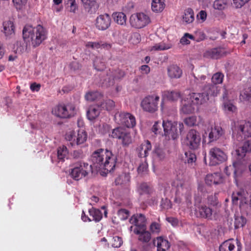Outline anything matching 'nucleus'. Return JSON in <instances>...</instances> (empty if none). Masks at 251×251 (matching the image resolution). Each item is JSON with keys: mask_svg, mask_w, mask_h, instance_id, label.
<instances>
[{"mask_svg": "<svg viewBox=\"0 0 251 251\" xmlns=\"http://www.w3.org/2000/svg\"><path fill=\"white\" fill-rule=\"evenodd\" d=\"M196 107L188 100L187 97L181 100L180 110L184 114H187L193 113Z\"/></svg>", "mask_w": 251, "mask_h": 251, "instance_id": "29", "label": "nucleus"}, {"mask_svg": "<svg viewBox=\"0 0 251 251\" xmlns=\"http://www.w3.org/2000/svg\"><path fill=\"white\" fill-rule=\"evenodd\" d=\"M247 164V161L245 159L242 160L237 156V160L233 162L232 165L226 166L224 171L227 176L233 173L234 180L237 185L238 178L246 170Z\"/></svg>", "mask_w": 251, "mask_h": 251, "instance_id": "5", "label": "nucleus"}, {"mask_svg": "<svg viewBox=\"0 0 251 251\" xmlns=\"http://www.w3.org/2000/svg\"><path fill=\"white\" fill-rule=\"evenodd\" d=\"M76 109L75 105L71 103L59 104L52 110V113L61 118H68L74 116L76 113Z\"/></svg>", "mask_w": 251, "mask_h": 251, "instance_id": "8", "label": "nucleus"}, {"mask_svg": "<svg viewBox=\"0 0 251 251\" xmlns=\"http://www.w3.org/2000/svg\"><path fill=\"white\" fill-rule=\"evenodd\" d=\"M115 122L120 125L128 128L133 127L136 125L135 117L128 112H118L114 116Z\"/></svg>", "mask_w": 251, "mask_h": 251, "instance_id": "10", "label": "nucleus"}, {"mask_svg": "<svg viewBox=\"0 0 251 251\" xmlns=\"http://www.w3.org/2000/svg\"><path fill=\"white\" fill-rule=\"evenodd\" d=\"M100 108L98 105L91 106L87 112L88 119L90 121L94 120L100 114Z\"/></svg>", "mask_w": 251, "mask_h": 251, "instance_id": "35", "label": "nucleus"}, {"mask_svg": "<svg viewBox=\"0 0 251 251\" xmlns=\"http://www.w3.org/2000/svg\"><path fill=\"white\" fill-rule=\"evenodd\" d=\"M85 9L89 13H94L97 10L99 6L96 0H81Z\"/></svg>", "mask_w": 251, "mask_h": 251, "instance_id": "31", "label": "nucleus"}, {"mask_svg": "<svg viewBox=\"0 0 251 251\" xmlns=\"http://www.w3.org/2000/svg\"><path fill=\"white\" fill-rule=\"evenodd\" d=\"M166 157V153L164 150L156 148L152 152V158L155 161L163 160Z\"/></svg>", "mask_w": 251, "mask_h": 251, "instance_id": "39", "label": "nucleus"}, {"mask_svg": "<svg viewBox=\"0 0 251 251\" xmlns=\"http://www.w3.org/2000/svg\"><path fill=\"white\" fill-rule=\"evenodd\" d=\"M226 0H215L213 3V7L215 9L223 10L226 7Z\"/></svg>", "mask_w": 251, "mask_h": 251, "instance_id": "50", "label": "nucleus"}, {"mask_svg": "<svg viewBox=\"0 0 251 251\" xmlns=\"http://www.w3.org/2000/svg\"><path fill=\"white\" fill-rule=\"evenodd\" d=\"M172 45L170 43H165L162 42L159 43L155 44L154 45L151 47V51H161L167 50L171 49Z\"/></svg>", "mask_w": 251, "mask_h": 251, "instance_id": "38", "label": "nucleus"}, {"mask_svg": "<svg viewBox=\"0 0 251 251\" xmlns=\"http://www.w3.org/2000/svg\"><path fill=\"white\" fill-rule=\"evenodd\" d=\"M220 91L219 86L208 85L203 88L202 93H192L187 96L188 100L197 107L198 105L202 104L209 100V96H217Z\"/></svg>", "mask_w": 251, "mask_h": 251, "instance_id": "4", "label": "nucleus"}, {"mask_svg": "<svg viewBox=\"0 0 251 251\" xmlns=\"http://www.w3.org/2000/svg\"><path fill=\"white\" fill-rule=\"evenodd\" d=\"M162 99L161 106V109H162L164 100H167L171 101H176L180 97V93L179 92L176 91H165L162 92Z\"/></svg>", "mask_w": 251, "mask_h": 251, "instance_id": "26", "label": "nucleus"}, {"mask_svg": "<svg viewBox=\"0 0 251 251\" xmlns=\"http://www.w3.org/2000/svg\"><path fill=\"white\" fill-rule=\"evenodd\" d=\"M107 77L103 79L102 84L106 86L113 85L114 83V80L122 78L125 75L124 71L118 69L115 70H109V72H106Z\"/></svg>", "mask_w": 251, "mask_h": 251, "instance_id": "19", "label": "nucleus"}, {"mask_svg": "<svg viewBox=\"0 0 251 251\" xmlns=\"http://www.w3.org/2000/svg\"><path fill=\"white\" fill-rule=\"evenodd\" d=\"M168 76L171 78H179L181 77L182 70L177 65H172L167 69Z\"/></svg>", "mask_w": 251, "mask_h": 251, "instance_id": "32", "label": "nucleus"}, {"mask_svg": "<svg viewBox=\"0 0 251 251\" xmlns=\"http://www.w3.org/2000/svg\"><path fill=\"white\" fill-rule=\"evenodd\" d=\"M148 165L146 162V159H145L144 161L140 164L138 168L137 171L139 174L143 175L148 170Z\"/></svg>", "mask_w": 251, "mask_h": 251, "instance_id": "60", "label": "nucleus"}, {"mask_svg": "<svg viewBox=\"0 0 251 251\" xmlns=\"http://www.w3.org/2000/svg\"><path fill=\"white\" fill-rule=\"evenodd\" d=\"M205 183L208 185L218 184L223 182V177L221 174L216 173L213 174H208L205 179Z\"/></svg>", "mask_w": 251, "mask_h": 251, "instance_id": "27", "label": "nucleus"}, {"mask_svg": "<svg viewBox=\"0 0 251 251\" xmlns=\"http://www.w3.org/2000/svg\"><path fill=\"white\" fill-rule=\"evenodd\" d=\"M89 213L90 216L92 217V221L95 222H100L102 217L101 212L98 209L92 207L89 209Z\"/></svg>", "mask_w": 251, "mask_h": 251, "instance_id": "41", "label": "nucleus"}, {"mask_svg": "<svg viewBox=\"0 0 251 251\" xmlns=\"http://www.w3.org/2000/svg\"><path fill=\"white\" fill-rule=\"evenodd\" d=\"M76 136L75 143L76 145L83 144L86 141L87 138L86 132L81 129L78 130L77 134H76Z\"/></svg>", "mask_w": 251, "mask_h": 251, "instance_id": "43", "label": "nucleus"}, {"mask_svg": "<svg viewBox=\"0 0 251 251\" xmlns=\"http://www.w3.org/2000/svg\"><path fill=\"white\" fill-rule=\"evenodd\" d=\"M184 123L189 126H193L198 125L197 118L195 116H192L185 118L184 120Z\"/></svg>", "mask_w": 251, "mask_h": 251, "instance_id": "52", "label": "nucleus"}, {"mask_svg": "<svg viewBox=\"0 0 251 251\" xmlns=\"http://www.w3.org/2000/svg\"><path fill=\"white\" fill-rule=\"evenodd\" d=\"M195 215L198 218H201L207 219H211L214 211L209 207L202 204L198 203L200 200L198 198L195 199Z\"/></svg>", "mask_w": 251, "mask_h": 251, "instance_id": "15", "label": "nucleus"}, {"mask_svg": "<svg viewBox=\"0 0 251 251\" xmlns=\"http://www.w3.org/2000/svg\"><path fill=\"white\" fill-rule=\"evenodd\" d=\"M246 219L242 216H236L235 217L234 226L235 228L243 227L246 224Z\"/></svg>", "mask_w": 251, "mask_h": 251, "instance_id": "48", "label": "nucleus"}, {"mask_svg": "<svg viewBox=\"0 0 251 251\" xmlns=\"http://www.w3.org/2000/svg\"><path fill=\"white\" fill-rule=\"evenodd\" d=\"M111 22V18L108 14H101L97 18L96 26L99 30H105L110 26Z\"/></svg>", "mask_w": 251, "mask_h": 251, "instance_id": "21", "label": "nucleus"}, {"mask_svg": "<svg viewBox=\"0 0 251 251\" xmlns=\"http://www.w3.org/2000/svg\"><path fill=\"white\" fill-rule=\"evenodd\" d=\"M23 36L26 45V50H30L31 47H38L48 37L47 30L41 25L35 27L26 25L23 30Z\"/></svg>", "mask_w": 251, "mask_h": 251, "instance_id": "1", "label": "nucleus"}, {"mask_svg": "<svg viewBox=\"0 0 251 251\" xmlns=\"http://www.w3.org/2000/svg\"><path fill=\"white\" fill-rule=\"evenodd\" d=\"M247 152L251 153V139L245 141L242 147L236 148L235 151V154L242 160L247 161L245 158Z\"/></svg>", "mask_w": 251, "mask_h": 251, "instance_id": "23", "label": "nucleus"}, {"mask_svg": "<svg viewBox=\"0 0 251 251\" xmlns=\"http://www.w3.org/2000/svg\"><path fill=\"white\" fill-rule=\"evenodd\" d=\"M192 37L194 41L199 42L205 38V35L203 31L197 30L195 32L194 35H192Z\"/></svg>", "mask_w": 251, "mask_h": 251, "instance_id": "55", "label": "nucleus"}, {"mask_svg": "<svg viewBox=\"0 0 251 251\" xmlns=\"http://www.w3.org/2000/svg\"><path fill=\"white\" fill-rule=\"evenodd\" d=\"M3 31L7 37L11 38L15 35V26L13 21L11 20L3 22Z\"/></svg>", "mask_w": 251, "mask_h": 251, "instance_id": "30", "label": "nucleus"}, {"mask_svg": "<svg viewBox=\"0 0 251 251\" xmlns=\"http://www.w3.org/2000/svg\"><path fill=\"white\" fill-rule=\"evenodd\" d=\"M223 106L225 111L233 113L236 110V107L230 101H224Z\"/></svg>", "mask_w": 251, "mask_h": 251, "instance_id": "51", "label": "nucleus"}, {"mask_svg": "<svg viewBox=\"0 0 251 251\" xmlns=\"http://www.w3.org/2000/svg\"><path fill=\"white\" fill-rule=\"evenodd\" d=\"M114 21L120 25H125L126 23V17L123 12H114L112 14Z\"/></svg>", "mask_w": 251, "mask_h": 251, "instance_id": "40", "label": "nucleus"}, {"mask_svg": "<svg viewBox=\"0 0 251 251\" xmlns=\"http://www.w3.org/2000/svg\"><path fill=\"white\" fill-rule=\"evenodd\" d=\"M150 230L153 233H158L160 231V226L159 224L153 222L150 226Z\"/></svg>", "mask_w": 251, "mask_h": 251, "instance_id": "64", "label": "nucleus"}, {"mask_svg": "<svg viewBox=\"0 0 251 251\" xmlns=\"http://www.w3.org/2000/svg\"><path fill=\"white\" fill-rule=\"evenodd\" d=\"M159 100V96L156 94L148 95L142 100L141 107L145 111L154 113L158 109Z\"/></svg>", "mask_w": 251, "mask_h": 251, "instance_id": "9", "label": "nucleus"}, {"mask_svg": "<svg viewBox=\"0 0 251 251\" xmlns=\"http://www.w3.org/2000/svg\"><path fill=\"white\" fill-rule=\"evenodd\" d=\"M130 179L129 173H123L116 178L115 182L116 185H119L122 187H127L129 184Z\"/></svg>", "mask_w": 251, "mask_h": 251, "instance_id": "33", "label": "nucleus"}, {"mask_svg": "<svg viewBox=\"0 0 251 251\" xmlns=\"http://www.w3.org/2000/svg\"><path fill=\"white\" fill-rule=\"evenodd\" d=\"M154 244L156 245L157 251H166L170 247L168 241L161 236L156 238L154 241Z\"/></svg>", "mask_w": 251, "mask_h": 251, "instance_id": "28", "label": "nucleus"}, {"mask_svg": "<svg viewBox=\"0 0 251 251\" xmlns=\"http://www.w3.org/2000/svg\"><path fill=\"white\" fill-rule=\"evenodd\" d=\"M76 133L74 131H70L66 134L65 138L67 140L70 142L72 146L75 145V141L76 137Z\"/></svg>", "mask_w": 251, "mask_h": 251, "instance_id": "54", "label": "nucleus"}, {"mask_svg": "<svg viewBox=\"0 0 251 251\" xmlns=\"http://www.w3.org/2000/svg\"><path fill=\"white\" fill-rule=\"evenodd\" d=\"M129 22L132 27L141 28L148 25L151 22V20L148 15L141 12L131 15Z\"/></svg>", "mask_w": 251, "mask_h": 251, "instance_id": "11", "label": "nucleus"}, {"mask_svg": "<svg viewBox=\"0 0 251 251\" xmlns=\"http://www.w3.org/2000/svg\"><path fill=\"white\" fill-rule=\"evenodd\" d=\"M129 222L136 226L135 228L145 230L146 218L142 214H137L133 215L129 220Z\"/></svg>", "mask_w": 251, "mask_h": 251, "instance_id": "24", "label": "nucleus"}, {"mask_svg": "<svg viewBox=\"0 0 251 251\" xmlns=\"http://www.w3.org/2000/svg\"><path fill=\"white\" fill-rule=\"evenodd\" d=\"M134 232L137 234H139L138 239L143 243L149 242L151 238L150 233L147 231L140 230V229L135 228Z\"/></svg>", "mask_w": 251, "mask_h": 251, "instance_id": "34", "label": "nucleus"}, {"mask_svg": "<svg viewBox=\"0 0 251 251\" xmlns=\"http://www.w3.org/2000/svg\"><path fill=\"white\" fill-rule=\"evenodd\" d=\"M68 154L67 148L65 146L59 147L57 149V158L60 161H64Z\"/></svg>", "mask_w": 251, "mask_h": 251, "instance_id": "45", "label": "nucleus"}, {"mask_svg": "<svg viewBox=\"0 0 251 251\" xmlns=\"http://www.w3.org/2000/svg\"><path fill=\"white\" fill-rule=\"evenodd\" d=\"M165 7V0H152L151 9L155 12H160Z\"/></svg>", "mask_w": 251, "mask_h": 251, "instance_id": "37", "label": "nucleus"}, {"mask_svg": "<svg viewBox=\"0 0 251 251\" xmlns=\"http://www.w3.org/2000/svg\"><path fill=\"white\" fill-rule=\"evenodd\" d=\"M194 19V13L193 9L190 8L186 9L182 16L183 22L189 24L192 23Z\"/></svg>", "mask_w": 251, "mask_h": 251, "instance_id": "36", "label": "nucleus"}, {"mask_svg": "<svg viewBox=\"0 0 251 251\" xmlns=\"http://www.w3.org/2000/svg\"><path fill=\"white\" fill-rule=\"evenodd\" d=\"M111 242L112 246L114 248H119L123 244L122 238L117 236H113Z\"/></svg>", "mask_w": 251, "mask_h": 251, "instance_id": "58", "label": "nucleus"}, {"mask_svg": "<svg viewBox=\"0 0 251 251\" xmlns=\"http://www.w3.org/2000/svg\"><path fill=\"white\" fill-rule=\"evenodd\" d=\"M162 124L160 122H156L152 127V131L155 134H157L161 131Z\"/></svg>", "mask_w": 251, "mask_h": 251, "instance_id": "63", "label": "nucleus"}, {"mask_svg": "<svg viewBox=\"0 0 251 251\" xmlns=\"http://www.w3.org/2000/svg\"><path fill=\"white\" fill-rule=\"evenodd\" d=\"M241 249L240 242L233 239L224 242L219 247V251H241Z\"/></svg>", "mask_w": 251, "mask_h": 251, "instance_id": "20", "label": "nucleus"}, {"mask_svg": "<svg viewBox=\"0 0 251 251\" xmlns=\"http://www.w3.org/2000/svg\"><path fill=\"white\" fill-rule=\"evenodd\" d=\"M224 134L222 128L218 126H212L210 128L207 129L202 135L203 141L206 142V136L208 134L209 142L217 140Z\"/></svg>", "mask_w": 251, "mask_h": 251, "instance_id": "18", "label": "nucleus"}, {"mask_svg": "<svg viewBox=\"0 0 251 251\" xmlns=\"http://www.w3.org/2000/svg\"><path fill=\"white\" fill-rule=\"evenodd\" d=\"M210 164L215 166L219 164L227 159L226 153L221 149L213 147L209 151Z\"/></svg>", "mask_w": 251, "mask_h": 251, "instance_id": "14", "label": "nucleus"}, {"mask_svg": "<svg viewBox=\"0 0 251 251\" xmlns=\"http://www.w3.org/2000/svg\"><path fill=\"white\" fill-rule=\"evenodd\" d=\"M233 136L235 137L236 134V139L241 141L244 138L251 137V123L246 121H240L235 123V126L232 128Z\"/></svg>", "mask_w": 251, "mask_h": 251, "instance_id": "6", "label": "nucleus"}, {"mask_svg": "<svg viewBox=\"0 0 251 251\" xmlns=\"http://www.w3.org/2000/svg\"><path fill=\"white\" fill-rule=\"evenodd\" d=\"M192 35L189 33H185L184 35L181 38L180 42L182 45L189 44L190 42L189 39L193 40Z\"/></svg>", "mask_w": 251, "mask_h": 251, "instance_id": "62", "label": "nucleus"}, {"mask_svg": "<svg viewBox=\"0 0 251 251\" xmlns=\"http://www.w3.org/2000/svg\"><path fill=\"white\" fill-rule=\"evenodd\" d=\"M27 0H12L14 6L17 10L22 9L26 4Z\"/></svg>", "mask_w": 251, "mask_h": 251, "instance_id": "56", "label": "nucleus"}, {"mask_svg": "<svg viewBox=\"0 0 251 251\" xmlns=\"http://www.w3.org/2000/svg\"><path fill=\"white\" fill-rule=\"evenodd\" d=\"M129 215V211L125 209H121L118 212V216L122 220H125L127 219Z\"/></svg>", "mask_w": 251, "mask_h": 251, "instance_id": "61", "label": "nucleus"}, {"mask_svg": "<svg viewBox=\"0 0 251 251\" xmlns=\"http://www.w3.org/2000/svg\"><path fill=\"white\" fill-rule=\"evenodd\" d=\"M224 50L222 48L213 49L207 52V55L213 59H218L224 54Z\"/></svg>", "mask_w": 251, "mask_h": 251, "instance_id": "42", "label": "nucleus"}, {"mask_svg": "<svg viewBox=\"0 0 251 251\" xmlns=\"http://www.w3.org/2000/svg\"><path fill=\"white\" fill-rule=\"evenodd\" d=\"M151 145L149 141H145L137 148L138 156L140 158H146L151 152Z\"/></svg>", "mask_w": 251, "mask_h": 251, "instance_id": "25", "label": "nucleus"}, {"mask_svg": "<svg viewBox=\"0 0 251 251\" xmlns=\"http://www.w3.org/2000/svg\"><path fill=\"white\" fill-rule=\"evenodd\" d=\"M115 106V102L113 100H106L104 103H102L100 105V107L104 108L105 107V108L107 110H111Z\"/></svg>", "mask_w": 251, "mask_h": 251, "instance_id": "59", "label": "nucleus"}, {"mask_svg": "<svg viewBox=\"0 0 251 251\" xmlns=\"http://www.w3.org/2000/svg\"><path fill=\"white\" fill-rule=\"evenodd\" d=\"M224 77V75L221 73L218 72L214 74L211 78L212 82L213 83V85L217 86L216 84L222 83Z\"/></svg>", "mask_w": 251, "mask_h": 251, "instance_id": "49", "label": "nucleus"}, {"mask_svg": "<svg viewBox=\"0 0 251 251\" xmlns=\"http://www.w3.org/2000/svg\"><path fill=\"white\" fill-rule=\"evenodd\" d=\"M172 185L174 189H175V201L177 203L185 202L187 207L191 208L192 206L191 189L184 183L182 175L177 176V178L173 181Z\"/></svg>", "mask_w": 251, "mask_h": 251, "instance_id": "3", "label": "nucleus"}, {"mask_svg": "<svg viewBox=\"0 0 251 251\" xmlns=\"http://www.w3.org/2000/svg\"><path fill=\"white\" fill-rule=\"evenodd\" d=\"M185 155L186 158L185 161L188 164L193 165L195 163L197 159L195 154L191 151H188L185 153Z\"/></svg>", "mask_w": 251, "mask_h": 251, "instance_id": "53", "label": "nucleus"}, {"mask_svg": "<svg viewBox=\"0 0 251 251\" xmlns=\"http://www.w3.org/2000/svg\"><path fill=\"white\" fill-rule=\"evenodd\" d=\"M247 193L244 190L234 192L232 195V201L234 204H239L240 207L244 204H248L251 206V193L248 198L246 196Z\"/></svg>", "mask_w": 251, "mask_h": 251, "instance_id": "17", "label": "nucleus"}, {"mask_svg": "<svg viewBox=\"0 0 251 251\" xmlns=\"http://www.w3.org/2000/svg\"><path fill=\"white\" fill-rule=\"evenodd\" d=\"M240 99L241 100L251 102V87L244 89L240 92Z\"/></svg>", "mask_w": 251, "mask_h": 251, "instance_id": "46", "label": "nucleus"}, {"mask_svg": "<svg viewBox=\"0 0 251 251\" xmlns=\"http://www.w3.org/2000/svg\"><path fill=\"white\" fill-rule=\"evenodd\" d=\"M95 68L98 71H102L104 68L105 61L100 57H96L93 62Z\"/></svg>", "mask_w": 251, "mask_h": 251, "instance_id": "47", "label": "nucleus"}, {"mask_svg": "<svg viewBox=\"0 0 251 251\" xmlns=\"http://www.w3.org/2000/svg\"><path fill=\"white\" fill-rule=\"evenodd\" d=\"M91 165L87 163L78 162L74 164V167L71 170L70 175L75 180H78L86 176L91 170Z\"/></svg>", "mask_w": 251, "mask_h": 251, "instance_id": "7", "label": "nucleus"}, {"mask_svg": "<svg viewBox=\"0 0 251 251\" xmlns=\"http://www.w3.org/2000/svg\"><path fill=\"white\" fill-rule=\"evenodd\" d=\"M206 79L207 77L206 75H201L197 77L194 74H192L190 76V84L192 87H195L196 88L198 87L202 89L203 91V88L205 86L212 85L211 84L209 83L207 84H205V82H207L206 80Z\"/></svg>", "mask_w": 251, "mask_h": 251, "instance_id": "22", "label": "nucleus"}, {"mask_svg": "<svg viewBox=\"0 0 251 251\" xmlns=\"http://www.w3.org/2000/svg\"><path fill=\"white\" fill-rule=\"evenodd\" d=\"M151 188L147 183H142L138 187V192L140 195L144 194H149L150 193Z\"/></svg>", "mask_w": 251, "mask_h": 251, "instance_id": "57", "label": "nucleus"}, {"mask_svg": "<svg viewBox=\"0 0 251 251\" xmlns=\"http://www.w3.org/2000/svg\"><path fill=\"white\" fill-rule=\"evenodd\" d=\"M201 138L200 133L197 130L191 129L187 133L185 143L191 150H196L200 146Z\"/></svg>", "mask_w": 251, "mask_h": 251, "instance_id": "16", "label": "nucleus"}, {"mask_svg": "<svg viewBox=\"0 0 251 251\" xmlns=\"http://www.w3.org/2000/svg\"><path fill=\"white\" fill-rule=\"evenodd\" d=\"M102 97L101 94L97 91L89 92L86 94L85 98L87 101H93L100 100Z\"/></svg>", "mask_w": 251, "mask_h": 251, "instance_id": "44", "label": "nucleus"}, {"mask_svg": "<svg viewBox=\"0 0 251 251\" xmlns=\"http://www.w3.org/2000/svg\"><path fill=\"white\" fill-rule=\"evenodd\" d=\"M111 136L120 140L124 146H128L132 142V138L130 132L121 127H117L112 131Z\"/></svg>", "mask_w": 251, "mask_h": 251, "instance_id": "12", "label": "nucleus"}, {"mask_svg": "<svg viewBox=\"0 0 251 251\" xmlns=\"http://www.w3.org/2000/svg\"><path fill=\"white\" fill-rule=\"evenodd\" d=\"M162 126L164 129V135L168 139L175 140L178 138V132L177 122L170 120H163Z\"/></svg>", "mask_w": 251, "mask_h": 251, "instance_id": "13", "label": "nucleus"}, {"mask_svg": "<svg viewBox=\"0 0 251 251\" xmlns=\"http://www.w3.org/2000/svg\"><path fill=\"white\" fill-rule=\"evenodd\" d=\"M91 160L94 167L103 169L107 172L113 170L116 165V158L112 152L107 150L99 149L91 156Z\"/></svg>", "mask_w": 251, "mask_h": 251, "instance_id": "2", "label": "nucleus"}]
</instances>
